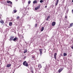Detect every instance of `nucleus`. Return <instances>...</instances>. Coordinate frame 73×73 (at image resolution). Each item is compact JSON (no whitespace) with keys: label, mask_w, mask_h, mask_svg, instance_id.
I'll list each match as a JSON object with an SVG mask.
<instances>
[{"label":"nucleus","mask_w":73,"mask_h":73,"mask_svg":"<svg viewBox=\"0 0 73 73\" xmlns=\"http://www.w3.org/2000/svg\"><path fill=\"white\" fill-rule=\"evenodd\" d=\"M0 22L1 23V24H3V23H4V21L3 20H1V21H0Z\"/></svg>","instance_id":"2eb2a0df"},{"label":"nucleus","mask_w":73,"mask_h":73,"mask_svg":"<svg viewBox=\"0 0 73 73\" xmlns=\"http://www.w3.org/2000/svg\"><path fill=\"white\" fill-rule=\"evenodd\" d=\"M23 38H24V36H23Z\"/></svg>","instance_id":"e433bc0d"},{"label":"nucleus","mask_w":73,"mask_h":73,"mask_svg":"<svg viewBox=\"0 0 73 73\" xmlns=\"http://www.w3.org/2000/svg\"><path fill=\"white\" fill-rule=\"evenodd\" d=\"M17 19H20V17H19V16H18L17 17Z\"/></svg>","instance_id":"5701e85b"},{"label":"nucleus","mask_w":73,"mask_h":73,"mask_svg":"<svg viewBox=\"0 0 73 73\" xmlns=\"http://www.w3.org/2000/svg\"><path fill=\"white\" fill-rule=\"evenodd\" d=\"M31 1H28V3L30 4H31Z\"/></svg>","instance_id":"412c9836"},{"label":"nucleus","mask_w":73,"mask_h":73,"mask_svg":"<svg viewBox=\"0 0 73 73\" xmlns=\"http://www.w3.org/2000/svg\"><path fill=\"white\" fill-rule=\"evenodd\" d=\"M40 5H38V6L36 7L35 8V9L36 11L37 10V9H39L40 8Z\"/></svg>","instance_id":"f03ea898"},{"label":"nucleus","mask_w":73,"mask_h":73,"mask_svg":"<svg viewBox=\"0 0 73 73\" xmlns=\"http://www.w3.org/2000/svg\"><path fill=\"white\" fill-rule=\"evenodd\" d=\"M14 13H16V12H17V11L16 10H14L13 11Z\"/></svg>","instance_id":"a211bd4d"},{"label":"nucleus","mask_w":73,"mask_h":73,"mask_svg":"<svg viewBox=\"0 0 73 73\" xmlns=\"http://www.w3.org/2000/svg\"><path fill=\"white\" fill-rule=\"evenodd\" d=\"M15 1H18V0H15Z\"/></svg>","instance_id":"f704fd0d"},{"label":"nucleus","mask_w":73,"mask_h":73,"mask_svg":"<svg viewBox=\"0 0 73 73\" xmlns=\"http://www.w3.org/2000/svg\"><path fill=\"white\" fill-rule=\"evenodd\" d=\"M7 53H8V54L9 53L7 52Z\"/></svg>","instance_id":"58836bf2"},{"label":"nucleus","mask_w":73,"mask_h":73,"mask_svg":"<svg viewBox=\"0 0 73 73\" xmlns=\"http://www.w3.org/2000/svg\"><path fill=\"white\" fill-rule=\"evenodd\" d=\"M72 3H73V0H72Z\"/></svg>","instance_id":"c9c22d12"},{"label":"nucleus","mask_w":73,"mask_h":73,"mask_svg":"<svg viewBox=\"0 0 73 73\" xmlns=\"http://www.w3.org/2000/svg\"><path fill=\"white\" fill-rule=\"evenodd\" d=\"M47 6H46L45 7V8H47Z\"/></svg>","instance_id":"2f4dec72"},{"label":"nucleus","mask_w":73,"mask_h":73,"mask_svg":"<svg viewBox=\"0 0 73 73\" xmlns=\"http://www.w3.org/2000/svg\"><path fill=\"white\" fill-rule=\"evenodd\" d=\"M37 3V2L36 0H35L33 1V4H36Z\"/></svg>","instance_id":"4468645a"},{"label":"nucleus","mask_w":73,"mask_h":73,"mask_svg":"<svg viewBox=\"0 0 73 73\" xmlns=\"http://www.w3.org/2000/svg\"><path fill=\"white\" fill-rule=\"evenodd\" d=\"M70 28V27H68V28Z\"/></svg>","instance_id":"72a5a7b5"},{"label":"nucleus","mask_w":73,"mask_h":73,"mask_svg":"<svg viewBox=\"0 0 73 73\" xmlns=\"http://www.w3.org/2000/svg\"><path fill=\"white\" fill-rule=\"evenodd\" d=\"M71 48H72V49H73V46H72L71 47Z\"/></svg>","instance_id":"c756f323"},{"label":"nucleus","mask_w":73,"mask_h":73,"mask_svg":"<svg viewBox=\"0 0 73 73\" xmlns=\"http://www.w3.org/2000/svg\"><path fill=\"white\" fill-rule=\"evenodd\" d=\"M42 49H39V51L40 52V55H41L42 53Z\"/></svg>","instance_id":"423d86ee"},{"label":"nucleus","mask_w":73,"mask_h":73,"mask_svg":"<svg viewBox=\"0 0 73 73\" xmlns=\"http://www.w3.org/2000/svg\"><path fill=\"white\" fill-rule=\"evenodd\" d=\"M52 26H54L56 25V22H53L52 23Z\"/></svg>","instance_id":"1a4fd4ad"},{"label":"nucleus","mask_w":73,"mask_h":73,"mask_svg":"<svg viewBox=\"0 0 73 73\" xmlns=\"http://www.w3.org/2000/svg\"><path fill=\"white\" fill-rule=\"evenodd\" d=\"M23 64L24 66H25L27 67H28L29 66L28 63L26 61H24L23 63Z\"/></svg>","instance_id":"f257e3e1"},{"label":"nucleus","mask_w":73,"mask_h":73,"mask_svg":"<svg viewBox=\"0 0 73 73\" xmlns=\"http://www.w3.org/2000/svg\"><path fill=\"white\" fill-rule=\"evenodd\" d=\"M62 70H63V69L62 68H60L58 70V73H60V72L62 71Z\"/></svg>","instance_id":"0eeeda50"},{"label":"nucleus","mask_w":73,"mask_h":73,"mask_svg":"<svg viewBox=\"0 0 73 73\" xmlns=\"http://www.w3.org/2000/svg\"><path fill=\"white\" fill-rule=\"evenodd\" d=\"M67 55V54H66V53H64L63 54V56H66Z\"/></svg>","instance_id":"6ab92c4d"},{"label":"nucleus","mask_w":73,"mask_h":73,"mask_svg":"<svg viewBox=\"0 0 73 73\" xmlns=\"http://www.w3.org/2000/svg\"><path fill=\"white\" fill-rule=\"evenodd\" d=\"M50 16H48L47 18L49 19H50Z\"/></svg>","instance_id":"393cba45"},{"label":"nucleus","mask_w":73,"mask_h":73,"mask_svg":"<svg viewBox=\"0 0 73 73\" xmlns=\"http://www.w3.org/2000/svg\"><path fill=\"white\" fill-rule=\"evenodd\" d=\"M32 58H33V59H34V58H35V56H32Z\"/></svg>","instance_id":"a878e982"},{"label":"nucleus","mask_w":73,"mask_h":73,"mask_svg":"<svg viewBox=\"0 0 73 73\" xmlns=\"http://www.w3.org/2000/svg\"><path fill=\"white\" fill-rule=\"evenodd\" d=\"M48 18H47L46 19V20H48Z\"/></svg>","instance_id":"473e14b6"},{"label":"nucleus","mask_w":73,"mask_h":73,"mask_svg":"<svg viewBox=\"0 0 73 73\" xmlns=\"http://www.w3.org/2000/svg\"><path fill=\"white\" fill-rule=\"evenodd\" d=\"M13 73H14V72H13Z\"/></svg>","instance_id":"4c0bfd02"},{"label":"nucleus","mask_w":73,"mask_h":73,"mask_svg":"<svg viewBox=\"0 0 73 73\" xmlns=\"http://www.w3.org/2000/svg\"><path fill=\"white\" fill-rule=\"evenodd\" d=\"M71 12H72V14H73V9L72 10Z\"/></svg>","instance_id":"bb28decb"},{"label":"nucleus","mask_w":73,"mask_h":73,"mask_svg":"<svg viewBox=\"0 0 73 73\" xmlns=\"http://www.w3.org/2000/svg\"><path fill=\"white\" fill-rule=\"evenodd\" d=\"M7 3H10L11 4H12V2H11V1H7Z\"/></svg>","instance_id":"9b49d317"},{"label":"nucleus","mask_w":73,"mask_h":73,"mask_svg":"<svg viewBox=\"0 0 73 73\" xmlns=\"http://www.w3.org/2000/svg\"><path fill=\"white\" fill-rule=\"evenodd\" d=\"M11 66V64H8L7 65L6 67H7V68H9V67H10Z\"/></svg>","instance_id":"f8f14e48"},{"label":"nucleus","mask_w":73,"mask_h":73,"mask_svg":"<svg viewBox=\"0 0 73 73\" xmlns=\"http://www.w3.org/2000/svg\"><path fill=\"white\" fill-rule=\"evenodd\" d=\"M40 3H42V2H43V1L42 0H41L40 1Z\"/></svg>","instance_id":"b1692460"},{"label":"nucleus","mask_w":73,"mask_h":73,"mask_svg":"<svg viewBox=\"0 0 73 73\" xmlns=\"http://www.w3.org/2000/svg\"><path fill=\"white\" fill-rule=\"evenodd\" d=\"M25 58H26V56H25L24 57V59H25Z\"/></svg>","instance_id":"cd10ccee"},{"label":"nucleus","mask_w":73,"mask_h":73,"mask_svg":"<svg viewBox=\"0 0 73 73\" xmlns=\"http://www.w3.org/2000/svg\"><path fill=\"white\" fill-rule=\"evenodd\" d=\"M37 24L36 23L35 25V28H37Z\"/></svg>","instance_id":"4be33fe9"},{"label":"nucleus","mask_w":73,"mask_h":73,"mask_svg":"<svg viewBox=\"0 0 73 73\" xmlns=\"http://www.w3.org/2000/svg\"><path fill=\"white\" fill-rule=\"evenodd\" d=\"M70 27H72L73 26V23H71L70 24Z\"/></svg>","instance_id":"aec40b11"},{"label":"nucleus","mask_w":73,"mask_h":73,"mask_svg":"<svg viewBox=\"0 0 73 73\" xmlns=\"http://www.w3.org/2000/svg\"><path fill=\"white\" fill-rule=\"evenodd\" d=\"M59 0H56V3H55L56 6H57V5L58 4V1Z\"/></svg>","instance_id":"9d476101"},{"label":"nucleus","mask_w":73,"mask_h":73,"mask_svg":"<svg viewBox=\"0 0 73 73\" xmlns=\"http://www.w3.org/2000/svg\"><path fill=\"white\" fill-rule=\"evenodd\" d=\"M17 40H18V38L17 37H15L13 39V41H16Z\"/></svg>","instance_id":"39448f33"},{"label":"nucleus","mask_w":73,"mask_h":73,"mask_svg":"<svg viewBox=\"0 0 73 73\" xmlns=\"http://www.w3.org/2000/svg\"><path fill=\"white\" fill-rule=\"evenodd\" d=\"M65 17L66 19H67V17L66 16H65Z\"/></svg>","instance_id":"7c9ffc66"},{"label":"nucleus","mask_w":73,"mask_h":73,"mask_svg":"<svg viewBox=\"0 0 73 73\" xmlns=\"http://www.w3.org/2000/svg\"><path fill=\"white\" fill-rule=\"evenodd\" d=\"M31 72L32 73H33V70H31Z\"/></svg>","instance_id":"c85d7f7f"},{"label":"nucleus","mask_w":73,"mask_h":73,"mask_svg":"<svg viewBox=\"0 0 73 73\" xmlns=\"http://www.w3.org/2000/svg\"><path fill=\"white\" fill-rule=\"evenodd\" d=\"M14 36H11V37L9 39V41H12L13 40V39L14 38Z\"/></svg>","instance_id":"7ed1b4c3"},{"label":"nucleus","mask_w":73,"mask_h":73,"mask_svg":"<svg viewBox=\"0 0 73 73\" xmlns=\"http://www.w3.org/2000/svg\"><path fill=\"white\" fill-rule=\"evenodd\" d=\"M27 49H26L24 51V53H27Z\"/></svg>","instance_id":"dca6fc26"},{"label":"nucleus","mask_w":73,"mask_h":73,"mask_svg":"<svg viewBox=\"0 0 73 73\" xmlns=\"http://www.w3.org/2000/svg\"><path fill=\"white\" fill-rule=\"evenodd\" d=\"M38 67L39 69H40L42 68V66H41V64H39L38 65Z\"/></svg>","instance_id":"6e6552de"},{"label":"nucleus","mask_w":73,"mask_h":73,"mask_svg":"<svg viewBox=\"0 0 73 73\" xmlns=\"http://www.w3.org/2000/svg\"><path fill=\"white\" fill-rule=\"evenodd\" d=\"M44 27H42L41 29V31L42 32V31H44Z\"/></svg>","instance_id":"ddd939ff"},{"label":"nucleus","mask_w":73,"mask_h":73,"mask_svg":"<svg viewBox=\"0 0 73 73\" xmlns=\"http://www.w3.org/2000/svg\"><path fill=\"white\" fill-rule=\"evenodd\" d=\"M57 56V53H54V57L55 59L56 60H57V57H56V56Z\"/></svg>","instance_id":"20e7f679"},{"label":"nucleus","mask_w":73,"mask_h":73,"mask_svg":"<svg viewBox=\"0 0 73 73\" xmlns=\"http://www.w3.org/2000/svg\"><path fill=\"white\" fill-rule=\"evenodd\" d=\"M12 24V22H10L9 23V26H11Z\"/></svg>","instance_id":"f3484780"}]
</instances>
